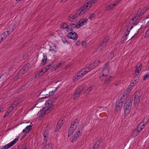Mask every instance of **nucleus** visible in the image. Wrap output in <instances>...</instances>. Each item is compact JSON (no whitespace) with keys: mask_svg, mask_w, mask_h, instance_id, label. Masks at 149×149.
I'll list each match as a JSON object with an SVG mask.
<instances>
[{"mask_svg":"<svg viewBox=\"0 0 149 149\" xmlns=\"http://www.w3.org/2000/svg\"><path fill=\"white\" fill-rule=\"evenodd\" d=\"M54 105L49 101H47L45 103V107L41 109L38 113L41 115V117H43V115L49 113L53 109V107Z\"/></svg>","mask_w":149,"mask_h":149,"instance_id":"nucleus-1","label":"nucleus"},{"mask_svg":"<svg viewBox=\"0 0 149 149\" xmlns=\"http://www.w3.org/2000/svg\"><path fill=\"white\" fill-rule=\"evenodd\" d=\"M101 83L100 84L103 87H105L110 83L112 79V76H106L100 78Z\"/></svg>","mask_w":149,"mask_h":149,"instance_id":"nucleus-2","label":"nucleus"},{"mask_svg":"<svg viewBox=\"0 0 149 149\" xmlns=\"http://www.w3.org/2000/svg\"><path fill=\"white\" fill-rule=\"evenodd\" d=\"M109 65L108 63H107L104 66L102 72L100 74V78L108 76L109 72Z\"/></svg>","mask_w":149,"mask_h":149,"instance_id":"nucleus-3","label":"nucleus"},{"mask_svg":"<svg viewBox=\"0 0 149 149\" xmlns=\"http://www.w3.org/2000/svg\"><path fill=\"white\" fill-rule=\"evenodd\" d=\"M132 101L130 100L125 102L124 105V111L125 113H129L132 107Z\"/></svg>","mask_w":149,"mask_h":149,"instance_id":"nucleus-4","label":"nucleus"},{"mask_svg":"<svg viewBox=\"0 0 149 149\" xmlns=\"http://www.w3.org/2000/svg\"><path fill=\"white\" fill-rule=\"evenodd\" d=\"M82 130L78 129L75 132L74 135L72 138L71 142L72 143L76 141L82 133Z\"/></svg>","mask_w":149,"mask_h":149,"instance_id":"nucleus-5","label":"nucleus"},{"mask_svg":"<svg viewBox=\"0 0 149 149\" xmlns=\"http://www.w3.org/2000/svg\"><path fill=\"white\" fill-rule=\"evenodd\" d=\"M85 71H86L85 70L82 69L73 78V81H76L81 78L86 74Z\"/></svg>","mask_w":149,"mask_h":149,"instance_id":"nucleus-6","label":"nucleus"},{"mask_svg":"<svg viewBox=\"0 0 149 149\" xmlns=\"http://www.w3.org/2000/svg\"><path fill=\"white\" fill-rule=\"evenodd\" d=\"M43 96L42 97H40V99H45L50 97L48 94V92L47 91L45 88L41 92L39 93V96Z\"/></svg>","mask_w":149,"mask_h":149,"instance_id":"nucleus-7","label":"nucleus"},{"mask_svg":"<svg viewBox=\"0 0 149 149\" xmlns=\"http://www.w3.org/2000/svg\"><path fill=\"white\" fill-rule=\"evenodd\" d=\"M98 0H88L84 5V8H89L91 5L96 2Z\"/></svg>","mask_w":149,"mask_h":149,"instance_id":"nucleus-8","label":"nucleus"},{"mask_svg":"<svg viewBox=\"0 0 149 149\" xmlns=\"http://www.w3.org/2000/svg\"><path fill=\"white\" fill-rule=\"evenodd\" d=\"M109 38L108 36H106L104 38L102 42L100 43L99 45V47H104L106 46L109 40Z\"/></svg>","mask_w":149,"mask_h":149,"instance_id":"nucleus-9","label":"nucleus"},{"mask_svg":"<svg viewBox=\"0 0 149 149\" xmlns=\"http://www.w3.org/2000/svg\"><path fill=\"white\" fill-rule=\"evenodd\" d=\"M18 140V138H16L13 141L4 146L3 147V149H6L11 147L15 144L17 142Z\"/></svg>","mask_w":149,"mask_h":149,"instance_id":"nucleus-10","label":"nucleus"},{"mask_svg":"<svg viewBox=\"0 0 149 149\" xmlns=\"http://www.w3.org/2000/svg\"><path fill=\"white\" fill-rule=\"evenodd\" d=\"M67 36L69 38L73 40H76L77 39V35L75 32H69L67 34Z\"/></svg>","mask_w":149,"mask_h":149,"instance_id":"nucleus-11","label":"nucleus"},{"mask_svg":"<svg viewBox=\"0 0 149 149\" xmlns=\"http://www.w3.org/2000/svg\"><path fill=\"white\" fill-rule=\"evenodd\" d=\"M83 90L82 88L81 87H79L75 91L74 95V99H75V98L79 97V95L81 93V92Z\"/></svg>","mask_w":149,"mask_h":149,"instance_id":"nucleus-12","label":"nucleus"},{"mask_svg":"<svg viewBox=\"0 0 149 149\" xmlns=\"http://www.w3.org/2000/svg\"><path fill=\"white\" fill-rule=\"evenodd\" d=\"M123 102L121 100H117L116 103L115 111H118L120 109L123 104Z\"/></svg>","mask_w":149,"mask_h":149,"instance_id":"nucleus-13","label":"nucleus"},{"mask_svg":"<svg viewBox=\"0 0 149 149\" xmlns=\"http://www.w3.org/2000/svg\"><path fill=\"white\" fill-rule=\"evenodd\" d=\"M79 124V121L77 119H76L75 121L71 123L70 127V128H72V129L75 130Z\"/></svg>","mask_w":149,"mask_h":149,"instance_id":"nucleus-14","label":"nucleus"},{"mask_svg":"<svg viewBox=\"0 0 149 149\" xmlns=\"http://www.w3.org/2000/svg\"><path fill=\"white\" fill-rule=\"evenodd\" d=\"M43 135L44 137V142H46L47 141V139H48V131L47 129H45L43 130Z\"/></svg>","mask_w":149,"mask_h":149,"instance_id":"nucleus-15","label":"nucleus"},{"mask_svg":"<svg viewBox=\"0 0 149 149\" xmlns=\"http://www.w3.org/2000/svg\"><path fill=\"white\" fill-rule=\"evenodd\" d=\"M32 123H31L30 125L27 126L23 130L22 132H23L25 134L29 133L30 131L32 129Z\"/></svg>","mask_w":149,"mask_h":149,"instance_id":"nucleus-16","label":"nucleus"},{"mask_svg":"<svg viewBox=\"0 0 149 149\" xmlns=\"http://www.w3.org/2000/svg\"><path fill=\"white\" fill-rule=\"evenodd\" d=\"M102 142L101 139H99L96 143L93 146L91 149H98L100 146L101 143Z\"/></svg>","mask_w":149,"mask_h":149,"instance_id":"nucleus-17","label":"nucleus"},{"mask_svg":"<svg viewBox=\"0 0 149 149\" xmlns=\"http://www.w3.org/2000/svg\"><path fill=\"white\" fill-rule=\"evenodd\" d=\"M79 16V14H78L77 13H76L74 15H70L68 18V20L71 22L74 21V20L76 19Z\"/></svg>","mask_w":149,"mask_h":149,"instance_id":"nucleus-18","label":"nucleus"},{"mask_svg":"<svg viewBox=\"0 0 149 149\" xmlns=\"http://www.w3.org/2000/svg\"><path fill=\"white\" fill-rule=\"evenodd\" d=\"M30 65L29 63H27L26 64H25L20 70L21 73L24 74V71H25L26 69L28 70L29 68Z\"/></svg>","mask_w":149,"mask_h":149,"instance_id":"nucleus-19","label":"nucleus"},{"mask_svg":"<svg viewBox=\"0 0 149 149\" xmlns=\"http://www.w3.org/2000/svg\"><path fill=\"white\" fill-rule=\"evenodd\" d=\"M13 29L12 26H9L6 29L5 32L6 33L7 35H9L13 31Z\"/></svg>","mask_w":149,"mask_h":149,"instance_id":"nucleus-20","label":"nucleus"},{"mask_svg":"<svg viewBox=\"0 0 149 149\" xmlns=\"http://www.w3.org/2000/svg\"><path fill=\"white\" fill-rule=\"evenodd\" d=\"M134 77L133 81L135 82V83H136L138 82L139 80V77L138 75V74H137L136 73H134Z\"/></svg>","mask_w":149,"mask_h":149,"instance_id":"nucleus-21","label":"nucleus"},{"mask_svg":"<svg viewBox=\"0 0 149 149\" xmlns=\"http://www.w3.org/2000/svg\"><path fill=\"white\" fill-rule=\"evenodd\" d=\"M47 60V56L46 55H44L43 56V58L42 61V62L40 64L41 66L44 65L46 63Z\"/></svg>","mask_w":149,"mask_h":149,"instance_id":"nucleus-22","label":"nucleus"},{"mask_svg":"<svg viewBox=\"0 0 149 149\" xmlns=\"http://www.w3.org/2000/svg\"><path fill=\"white\" fill-rule=\"evenodd\" d=\"M149 8H145L143 9L139 10L138 12H137L139 14V15L141 16L142 15H143L146 11V10Z\"/></svg>","mask_w":149,"mask_h":149,"instance_id":"nucleus-23","label":"nucleus"},{"mask_svg":"<svg viewBox=\"0 0 149 149\" xmlns=\"http://www.w3.org/2000/svg\"><path fill=\"white\" fill-rule=\"evenodd\" d=\"M141 64H137L136 65V69L135 73H136L138 75L141 70Z\"/></svg>","mask_w":149,"mask_h":149,"instance_id":"nucleus-24","label":"nucleus"},{"mask_svg":"<svg viewBox=\"0 0 149 149\" xmlns=\"http://www.w3.org/2000/svg\"><path fill=\"white\" fill-rule=\"evenodd\" d=\"M54 66L53 63H52L51 64L47 65L46 67H43L42 68L43 70L44 71V72H46L49 69V67Z\"/></svg>","mask_w":149,"mask_h":149,"instance_id":"nucleus-25","label":"nucleus"},{"mask_svg":"<svg viewBox=\"0 0 149 149\" xmlns=\"http://www.w3.org/2000/svg\"><path fill=\"white\" fill-rule=\"evenodd\" d=\"M142 95V92L140 90L136 91L135 93L134 96L141 98Z\"/></svg>","mask_w":149,"mask_h":149,"instance_id":"nucleus-26","label":"nucleus"},{"mask_svg":"<svg viewBox=\"0 0 149 149\" xmlns=\"http://www.w3.org/2000/svg\"><path fill=\"white\" fill-rule=\"evenodd\" d=\"M86 8H84V6L82 9L81 10H79L77 13L78 14H79V15L80 14L82 15L86 12Z\"/></svg>","mask_w":149,"mask_h":149,"instance_id":"nucleus-27","label":"nucleus"},{"mask_svg":"<svg viewBox=\"0 0 149 149\" xmlns=\"http://www.w3.org/2000/svg\"><path fill=\"white\" fill-rule=\"evenodd\" d=\"M75 130H74V129H72V128H70V127L69 129V131H68V137H69L71 135L73 134V133H74Z\"/></svg>","mask_w":149,"mask_h":149,"instance_id":"nucleus-28","label":"nucleus"},{"mask_svg":"<svg viewBox=\"0 0 149 149\" xmlns=\"http://www.w3.org/2000/svg\"><path fill=\"white\" fill-rule=\"evenodd\" d=\"M139 132L137 130L135 129L132 132V136L134 137L137 136Z\"/></svg>","mask_w":149,"mask_h":149,"instance_id":"nucleus-29","label":"nucleus"},{"mask_svg":"<svg viewBox=\"0 0 149 149\" xmlns=\"http://www.w3.org/2000/svg\"><path fill=\"white\" fill-rule=\"evenodd\" d=\"M69 26H70L71 27L73 28H75L77 29L79 28V25L77 23V24L71 23L70 24Z\"/></svg>","mask_w":149,"mask_h":149,"instance_id":"nucleus-30","label":"nucleus"},{"mask_svg":"<svg viewBox=\"0 0 149 149\" xmlns=\"http://www.w3.org/2000/svg\"><path fill=\"white\" fill-rule=\"evenodd\" d=\"M56 46L55 45H54L53 46V47L50 46V49H49V50L52 52H53L54 53H55L56 52Z\"/></svg>","mask_w":149,"mask_h":149,"instance_id":"nucleus-31","label":"nucleus"},{"mask_svg":"<svg viewBox=\"0 0 149 149\" xmlns=\"http://www.w3.org/2000/svg\"><path fill=\"white\" fill-rule=\"evenodd\" d=\"M68 26V25L65 23L61 24L60 26V28L62 29H67Z\"/></svg>","mask_w":149,"mask_h":149,"instance_id":"nucleus-32","label":"nucleus"},{"mask_svg":"<svg viewBox=\"0 0 149 149\" xmlns=\"http://www.w3.org/2000/svg\"><path fill=\"white\" fill-rule=\"evenodd\" d=\"M100 62V61L99 60H96L93 62V63L91 64L93 65V66H94L95 68L99 65Z\"/></svg>","mask_w":149,"mask_h":149,"instance_id":"nucleus-33","label":"nucleus"},{"mask_svg":"<svg viewBox=\"0 0 149 149\" xmlns=\"http://www.w3.org/2000/svg\"><path fill=\"white\" fill-rule=\"evenodd\" d=\"M58 88V87H57L55 89L54 91H53L48 92V94L50 95V97L52 95H53L55 93Z\"/></svg>","mask_w":149,"mask_h":149,"instance_id":"nucleus-34","label":"nucleus"},{"mask_svg":"<svg viewBox=\"0 0 149 149\" xmlns=\"http://www.w3.org/2000/svg\"><path fill=\"white\" fill-rule=\"evenodd\" d=\"M79 28L84 24V22L82 20H80L78 23Z\"/></svg>","mask_w":149,"mask_h":149,"instance_id":"nucleus-35","label":"nucleus"},{"mask_svg":"<svg viewBox=\"0 0 149 149\" xmlns=\"http://www.w3.org/2000/svg\"><path fill=\"white\" fill-rule=\"evenodd\" d=\"M141 98L134 96V103H137L140 102Z\"/></svg>","mask_w":149,"mask_h":149,"instance_id":"nucleus-36","label":"nucleus"},{"mask_svg":"<svg viewBox=\"0 0 149 149\" xmlns=\"http://www.w3.org/2000/svg\"><path fill=\"white\" fill-rule=\"evenodd\" d=\"M139 14L138 13H137V14L135 15L133 17L132 19V21H133L135 19H138L139 17L140 16L139 15Z\"/></svg>","mask_w":149,"mask_h":149,"instance_id":"nucleus-37","label":"nucleus"},{"mask_svg":"<svg viewBox=\"0 0 149 149\" xmlns=\"http://www.w3.org/2000/svg\"><path fill=\"white\" fill-rule=\"evenodd\" d=\"M63 64V63H58V64L56 65H54V64L53 63V65H54V70H55L56 69L59 67V66Z\"/></svg>","mask_w":149,"mask_h":149,"instance_id":"nucleus-38","label":"nucleus"},{"mask_svg":"<svg viewBox=\"0 0 149 149\" xmlns=\"http://www.w3.org/2000/svg\"><path fill=\"white\" fill-rule=\"evenodd\" d=\"M143 127H141V124H139L138 126L137 127V128H136L135 129L137 130L139 132H140L143 129Z\"/></svg>","mask_w":149,"mask_h":149,"instance_id":"nucleus-39","label":"nucleus"},{"mask_svg":"<svg viewBox=\"0 0 149 149\" xmlns=\"http://www.w3.org/2000/svg\"><path fill=\"white\" fill-rule=\"evenodd\" d=\"M56 97H52L48 101H49L50 102H51V103L53 104L54 102L56 100Z\"/></svg>","mask_w":149,"mask_h":149,"instance_id":"nucleus-40","label":"nucleus"},{"mask_svg":"<svg viewBox=\"0 0 149 149\" xmlns=\"http://www.w3.org/2000/svg\"><path fill=\"white\" fill-rule=\"evenodd\" d=\"M127 37L124 36V35H123L122 37L121 40V42L122 43H123L127 39Z\"/></svg>","mask_w":149,"mask_h":149,"instance_id":"nucleus-41","label":"nucleus"},{"mask_svg":"<svg viewBox=\"0 0 149 149\" xmlns=\"http://www.w3.org/2000/svg\"><path fill=\"white\" fill-rule=\"evenodd\" d=\"M146 20L147 21V22L146 24V25L147 26H149V15L147 16V17H146L143 20V21H145Z\"/></svg>","mask_w":149,"mask_h":149,"instance_id":"nucleus-42","label":"nucleus"},{"mask_svg":"<svg viewBox=\"0 0 149 149\" xmlns=\"http://www.w3.org/2000/svg\"><path fill=\"white\" fill-rule=\"evenodd\" d=\"M45 72H44V71L43 70V69H42L40 72H39L38 74V77H41L42 76L44 73H45Z\"/></svg>","mask_w":149,"mask_h":149,"instance_id":"nucleus-43","label":"nucleus"},{"mask_svg":"<svg viewBox=\"0 0 149 149\" xmlns=\"http://www.w3.org/2000/svg\"><path fill=\"white\" fill-rule=\"evenodd\" d=\"M143 80H145L146 79L149 78V72H147V73L146 75L143 76Z\"/></svg>","mask_w":149,"mask_h":149,"instance_id":"nucleus-44","label":"nucleus"},{"mask_svg":"<svg viewBox=\"0 0 149 149\" xmlns=\"http://www.w3.org/2000/svg\"><path fill=\"white\" fill-rule=\"evenodd\" d=\"M52 148L53 147L52 146V145L50 144L46 145L45 149H52Z\"/></svg>","mask_w":149,"mask_h":149,"instance_id":"nucleus-45","label":"nucleus"},{"mask_svg":"<svg viewBox=\"0 0 149 149\" xmlns=\"http://www.w3.org/2000/svg\"><path fill=\"white\" fill-rule=\"evenodd\" d=\"M13 106H10L9 107L7 110V111L9 113H10L11 111L13 110L14 108Z\"/></svg>","mask_w":149,"mask_h":149,"instance_id":"nucleus-46","label":"nucleus"},{"mask_svg":"<svg viewBox=\"0 0 149 149\" xmlns=\"http://www.w3.org/2000/svg\"><path fill=\"white\" fill-rule=\"evenodd\" d=\"M112 8V5H111V4H110L105 8V10H109Z\"/></svg>","mask_w":149,"mask_h":149,"instance_id":"nucleus-47","label":"nucleus"},{"mask_svg":"<svg viewBox=\"0 0 149 149\" xmlns=\"http://www.w3.org/2000/svg\"><path fill=\"white\" fill-rule=\"evenodd\" d=\"M132 82L130 83V87H129V86L128 88H129V89H130V90H131L132 89V87L134 86L135 84H136V83H135V82H134V81H132Z\"/></svg>","mask_w":149,"mask_h":149,"instance_id":"nucleus-48","label":"nucleus"},{"mask_svg":"<svg viewBox=\"0 0 149 149\" xmlns=\"http://www.w3.org/2000/svg\"><path fill=\"white\" fill-rule=\"evenodd\" d=\"M144 120L143 122L139 124V125L141 124V127L143 128L147 124L146 123L144 122Z\"/></svg>","mask_w":149,"mask_h":149,"instance_id":"nucleus-49","label":"nucleus"},{"mask_svg":"<svg viewBox=\"0 0 149 149\" xmlns=\"http://www.w3.org/2000/svg\"><path fill=\"white\" fill-rule=\"evenodd\" d=\"M129 33V31H128V29H127L123 34V35H124V36H125V37H127V36L128 35Z\"/></svg>","mask_w":149,"mask_h":149,"instance_id":"nucleus-50","label":"nucleus"},{"mask_svg":"<svg viewBox=\"0 0 149 149\" xmlns=\"http://www.w3.org/2000/svg\"><path fill=\"white\" fill-rule=\"evenodd\" d=\"M140 21L139 19H136V20L134 22L133 24L135 25H136L138 24V23Z\"/></svg>","mask_w":149,"mask_h":149,"instance_id":"nucleus-51","label":"nucleus"},{"mask_svg":"<svg viewBox=\"0 0 149 149\" xmlns=\"http://www.w3.org/2000/svg\"><path fill=\"white\" fill-rule=\"evenodd\" d=\"M88 68L91 70L95 68V67L93 66V65L91 64L89 66L86 67Z\"/></svg>","mask_w":149,"mask_h":149,"instance_id":"nucleus-52","label":"nucleus"},{"mask_svg":"<svg viewBox=\"0 0 149 149\" xmlns=\"http://www.w3.org/2000/svg\"><path fill=\"white\" fill-rule=\"evenodd\" d=\"M141 29V28H140L138 29L136 31V32L135 33V34H134V35L132 38H131L130 37L128 38V40L127 41V42L128 41L130 40L134 36H135L138 33V31L140 30Z\"/></svg>","mask_w":149,"mask_h":149,"instance_id":"nucleus-53","label":"nucleus"},{"mask_svg":"<svg viewBox=\"0 0 149 149\" xmlns=\"http://www.w3.org/2000/svg\"><path fill=\"white\" fill-rule=\"evenodd\" d=\"M61 128V127H60V126L57 125L55 129V131L56 132L58 131V130H59Z\"/></svg>","mask_w":149,"mask_h":149,"instance_id":"nucleus-54","label":"nucleus"},{"mask_svg":"<svg viewBox=\"0 0 149 149\" xmlns=\"http://www.w3.org/2000/svg\"><path fill=\"white\" fill-rule=\"evenodd\" d=\"M82 69H85V70L86 71H85V72L86 73L88 72L91 70L90 69H89L88 68L86 67L85 68Z\"/></svg>","mask_w":149,"mask_h":149,"instance_id":"nucleus-55","label":"nucleus"},{"mask_svg":"<svg viewBox=\"0 0 149 149\" xmlns=\"http://www.w3.org/2000/svg\"><path fill=\"white\" fill-rule=\"evenodd\" d=\"M109 57L110 58L112 59L113 57L114 56L113 53V52H111L110 54V55L109 56Z\"/></svg>","mask_w":149,"mask_h":149,"instance_id":"nucleus-56","label":"nucleus"},{"mask_svg":"<svg viewBox=\"0 0 149 149\" xmlns=\"http://www.w3.org/2000/svg\"><path fill=\"white\" fill-rule=\"evenodd\" d=\"M62 40L64 43H65L66 42H67L66 41V38L64 37H62Z\"/></svg>","mask_w":149,"mask_h":149,"instance_id":"nucleus-57","label":"nucleus"},{"mask_svg":"<svg viewBox=\"0 0 149 149\" xmlns=\"http://www.w3.org/2000/svg\"><path fill=\"white\" fill-rule=\"evenodd\" d=\"M95 16V15L94 14H92L90 15V16L88 17V18L90 19L91 20H92V18L93 17H94Z\"/></svg>","mask_w":149,"mask_h":149,"instance_id":"nucleus-58","label":"nucleus"},{"mask_svg":"<svg viewBox=\"0 0 149 149\" xmlns=\"http://www.w3.org/2000/svg\"><path fill=\"white\" fill-rule=\"evenodd\" d=\"M10 113H9V112H8L7 111H6V112L4 115V118H5L6 117V116H8V115Z\"/></svg>","mask_w":149,"mask_h":149,"instance_id":"nucleus-59","label":"nucleus"},{"mask_svg":"<svg viewBox=\"0 0 149 149\" xmlns=\"http://www.w3.org/2000/svg\"><path fill=\"white\" fill-rule=\"evenodd\" d=\"M2 35L4 38H5V37L7 36H8V35H7V34L5 31L3 33H2Z\"/></svg>","mask_w":149,"mask_h":149,"instance_id":"nucleus-60","label":"nucleus"},{"mask_svg":"<svg viewBox=\"0 0 149 149\" xmlns=\"http://www.w3.org/2000/svg\"><path fill=\"white\" fill-rule=\"evenodd\" d=\"M63 124V123H61L60 121H59L57 125L60 126L61 127V126Z\"/></svg>","mask_w":149,"mask_h":149,"instance_id":"nucleus-61","label":"nucleus"},{"mask_svg":"<svg viewBox=\"0 0 149 149\" xmlns=\"http://www.w3.org/2000/svg\"><path fill=\"white\" fill-rule=\"evenodd\" d=\"M117 4V3H116L111 4V5H112V7L113 8H114V6H116Z\"/></svg>","mask_w":149,"mask_h":149,"instance_id":"nucleus-62","label":"nucleus"},{"mask_svg":"<svg viewBox=\"0 0 149 149\" xmlns=\"http://www.w3.org/2000/svg\"><path fill=\"white\" fill-rule=\"evenodd\" d=\"M82 45L83 46H86V42L84 41H83L82 42Z\"/></svg>","mask_w":149,"mask_h":149,"instance_id":"nucleus-63","label":"nucleus"},{"mask_svg":"<svg viewBox=\"0 0 149 149\" xmlns=\"http://www.w3.org/2000/svg\"><path fill=\"white\" fill-rule=\"evenodd\" d=\"M69 26H68V27L67 29H68V30H70L71 31H72L71 32H73V29H72V28L71 27H69Z\"/></svg>","mask_w":149,"mask_h":149,"instance_id":"nucleus-64","label":"nucleus"}]
</instances>
